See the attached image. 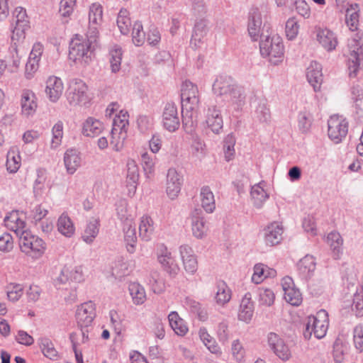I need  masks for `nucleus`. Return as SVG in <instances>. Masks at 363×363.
<instances>
[{"label": "nucleus", "instance_id": "2f4dec72", "mask_svg": "<svg viewBox=\"0 0 363 363\" xmlns=\"http://www.w3.org/2000/svg\"><path fill=\"white\" fill-rule=\"evenodd\" d=\"M154 230L152 219L148 216H143L139 225L140 237L143 240L148 241L151 239Z\"/></svg>", "mask_w": 363, "mask_h": 363}, {"label": "nucleus", "instance_id": "0eeeda50", "mask_svg": "<svg viewBox=\"0 0 363 363\" xmlns=\"http://www.w3.org/2000/svg\"><path fill=\"white\" fill-rule=\"evenodd\" d=\"M88 87L81 79H73L69 82L67 99L71 106L86 105L89 101Z\"/></svg>", "mask_w": 363, "mask_h": 363}, {"label": "nucleus", "instance_id": "79ce46f5", "mask_svg": "<svg viewBox=\"0 0 363 363\" xmlns=\"http://www.w3.org/2000/svg\"><path fill=\"white\" fill-rule=\"evenodd\" d=\"M217 288L218 291L215 297L216 303L219 305H225L229 302L231 298V291L223 281L219 282Z\"/></svg>", "mask_w": 363, "mask_h": 363}, {"label": "nucleus", "instance_id": "e2e57ef3", "mask_svg": "<svg viewBox=\"0 0 363 363\" xmlns=\"http://www.w3.org/2000/svg\"><path fill=\"white\" fill-rule=\"evenodd\" d=\"M20 156L15 155L13 152H9L7 154L6 167L11 173H15L20 167Z\"/></svg>", "mask_w": 363, "mask_h": 363}, {"label": "nucleus", "instance_id": "4c0bfd02", "mask_svg": "<svg viewBox=\"0 0 363 363\" xmlns=\"http://www.w3.org/2000/svg\"><path fill=\"white\" fill-rule=\"evenodd\" d=\"M128 113H123L122 111L119 116H116L113 121L111 134L126 133V127L128 125Z\"/></svg>", "mask_w": 363, "mask_h": 363}, {"label": "nucleus", "instance_id": "4be33fe9", "mask_svg": "<svg viewBox=\"0 0 363 363\" xmlns=\"http://www.w3.org/2000/svg\"><path fill=\"white\" fill-rule=\"evenodd\" d=\"M254 308L255 307L254 303L252 301V295L250 293L247 292L245 294L240 302L238 312L239 320L245 323H249L253 316Z\"/></svg>", "mask_w": 363, "mask_h": 363}, {"label": "nucleus", "instance_id": "680f3d73", "mask_svg": "<svg viewBox=\"0 0 363 363\" xmlns=\"http://www.w3.org/2000/svg\"><path fill=\"white\" fill-rule=\"evenodd\" d=\"M111 58L110 63L111 67L113 72L116 73L119 71L121 68V63L122 59V51L121 48H117L110 52Z\"/></svg>", "mask_w": 363, "mask_h": 363}, {"label": "nucleus", "instance_id": "a878e982", "mask_svg": "<svg viewBox=\"0 0 363 363\" xmlns=\"http://www.w3.org/2000/svg\"><path fill=\"white\" fill-rule=\"evenodd\" d=\"M265 182L262 181L257 184H255L251 188L250 195L253 202V205L260 208L262 207L264 203L269 199V194L264 189Z\"/></svg>", "mask_w": 363, "mask_h": 363}, {"label": "nucleus", "instance_id": "9d476101", "mask_svg": "<svg viewBox=\"0 0 363 363\" xmlns=\"http://www.w3.org/2000/svg\"><path fill=\"white\" fill-rule=\"evenodd\" d=\"M162 124L164 128L169 132L177 130L180 125L178 110L176 104L168 102L165 104L162 113Z\"/></svg>", "mask_w": 363, "mask_h": 363}, {"label": "nucleus", "instance_id": "bb28decb", "mask_svg": "<svg viewBox=\"0 0 363 363\" xmlns=\"http://www.w3.org/2000/svg\"><path fill=\"white\" fill-rule=\"evenodd\" d=\"M104 130L103 123L98 119L89 117L83 123L82 134L86 137H96Z\"/></svg>", "mask_w": 363, "mask_h": 363}, {"label": "nucleus", "instance_id": "412c9836", "mask_svg": "<svg viewBox=\"0 0 363 363\" xmlns=\"http://www.w3.org/2000/svg\"><path fill=\"white\" fill-rule=\"evenodd\" d=\"M262 25L261 13L258 9H252L249 13L248 33L253 41L258 40Z\"/></svg>", "mask_w": 363, "mask_h": 363}, {"label": "nucleus", "instance_id": "f8f14e48", "mask_svg": "<svg viewBox=\"0 0 363 363\" xmlns=\"http://www.w3.org/2000/svg\"><path fill=\"white\" fill-rule=\"evenodd\" d=\"M157 259L162 265L163 269L171 277H175L179 272V267L176 262L175 259L172 256L170 252L166 247L161 245L158 250Z\"/></svg>", "mask_w": 363, "mask_h": 363}, {"label": "nucleus", "instance_id": "5fc2aeb1", "mask_svg": "<svg viewBox=\"0 0 363 363\" xmlns=\"http://www.w3.org/2000/svg\"><path fill=\"white\" fill-rule=\"evenodd\" d=\"M199 335L201 340L212 353H217L218 352V346L214 345L213 339L208 333L206 328H200Z\"/></svg>", "mask_w": 363, "mask_h": 363}, {"label": "nucleus", "instance_id": "1a4fd4ad", "mask_svg": "<svg viewBox=\"0 0 363 363\" xmlns=\"http://www.w3.org/2000/svg\"><path fill=\"white\" fill-rule=\"evenodd\" d=\"M328 136L335 143H339L345 138L348 132V123L341 116H330L328 121Z\"/></svg>", "mask_w": 363, "mask_h": 363}, {"label": "nucleus", "instance_id": "8fccbe9b", "mask_svg": "<svg viewBox=\"0 0 363 363\" xmlns=\"http://www.w3.org/2000/svg\"><path fill=\"white\" fill-rule=\"evenodd\" d=\"M351 99L356 108L363 111V89L359 85H354L351 88Z\"/></svg>", "mask_w": 363, "mask_h": 363}, {"label": "nucleus", "instance_id": "49530a36", "mask_svg": "<svg viewBox=\"0 0 363 363\" xmlns=\"http://www.w3.org/2000/svg\"><path fill=\"white\" fill-rule=\"evenodd\" d=\"M255 118L262 123H267L271 118L270 111L265 101L261 100L257 103L255 112Z\"/></svg>", "mask_w": 363, "mask_h": 363}, {"label": "nucleus", "instance_id": "ddd939ff", "mask_svg": "<svg viewBox=\"0 0 363 363\" xmlns=\"http://www.w3.org/2000/svg\"><path fill=\"white\" fill-rule=\"evenodd\" d=\"M95 316V306L91 301L84 303L78 306L76 319L79 327L91 326Z\"/></svg>", "mask_w": 363, "mask_h": 363}, {"label": "nucleus", "instance_id": "c756f323", "mask_svg": "<svg viewBox=\"0 0 363 363\" xmlns=\"http://www.w3.org/2000/svg\"><path fill=\"white\" fill-rule=\"evenodd\" d=\"M57 230L62 235L67 238H71L74 234V227L70 218L65 214H62L57 223Z\"/></svg>", "mask_w": 363, "mask_h": 363}, {"label": "nucleus", "instance_id": "603ef678", "mask_svg": "<svg viewBox=\"0 0 363 363\" xmlns=\"http://www.w3.org/2000/svg\"><path fill=\"white\" fill-rule=\"evenodd\" d=\"M235 139L234 136L231 134L228 135L223 142V151L226 161H230L233 158L235 154Z\"/></svg>", "mask_w": 363, "mask_h": 363}, {"label": "nucleus", "instance_id": "7ed1b4c3", "mask_svg": "<svg viewBox=\"0 0 363 363\" xmlns=\"http://www.w3.org/2000/svg\"><path fill=\"white\" fill-rule=\"evenodd\" d=\"M259 48L263 57H269V61L277 64L284 55L282 39L277 35L270 37L262 33L260 35Z\"/></svg>", "mask_w": 363, "mask_h": 363}, {"label": "nucleus", "instance_id": "c9c22d12", "mask_svg": "<svg viewBox=\"0 0 363 363\" xmlns=\"http://www.w3.org/2000/svg\"><path fill=\"white\" fill-rule=\"evenodd\" d=\"M182 124L185 130L192 132L197 125L196 110H187L182 108Z\"/></svg>", "mask_w": 363, "mask_h": 363}, {"label": "nucleus", "instance_id": "052dcab7", "mask_svg": "<svg viewBox=\"0 0 363 363\" xmlns=\"http://www.w3.org/2000/svg\"><path fill=\"white\" fill-rule=\"evenodd\" d=\"M205 34V25L202 22L197 23L193 30L191 44L194 45L195 47L199 46V44L201 43Z\"/></svg>", "mask_w": 363, "mask_h": 363}, {"label": "nucleus", "instance_id": "6ab92c4d", "mask_svg": "<svg viewBox=\"0 0 363 363\" xmlns=\"http://www.w3.org/2000/svg\"><path fill=\"white\" fill-rule=\"evenodd\" d=\"M64 90L62 81L60 78L52 76L46 82L45 93L52 102L57 101Z\"/></svg>", "mask_w": 363, "mask_h": 363}, {"label": "nucleus", "instance_id": "72a5a7b5", "mask_svg": "<svg viewBox=\"0 0 363 363\" xmlns=\"http://www.w3.org/2000/svg\"><path fill=\"white\" fill-rule=\"evenodd\" d=\"M99 223L97 219L94 218L90 219L82 234V240L87 244L92 243L99 233Z\"/></svg>", "mask_w": 363, "mask_h": 363}, {"label": "nucleus", "instance_id": "473e14b6", "mask_svg": "<svg viewBox=\"0 0 363 363\" xmlns=\"http://www.w3.org/2000/svg\"><path fill=\"white\" fill-rule=\"evenodd\" d=\"M359 9L358 4H351L346 10L345 22L350 30H357L359 24Z\"/></svg>", "mask_w": 363, "mask_h": 363}, {"label": "nucleus", "instance_id": "4d7b16f0", "mask_svg": "<svg viewBox=\"0 0 363 363\" xmlns=\"http://www.w3.org/2000/svg\"><path fill=\"white\" fill-rule=\"evenodd\" d=\"M29 28V25L27 24H18L15 25L12 29L11 40L13 43V45H16V43L21 42L24 40L26 36V30Z\"/></svg>", "mask_w": 363, "mask_h": 363}, {"label": "nucleus", "instance_id": "37998d69", "mask_svg": "<svg viewBox=\"0 0 363 363\" xmlns=\"http://www.w3.org/2000/svg\"><path fill=\"white\" fill-rule=\"evenodd\" d=\"M327 242L333 250L335 258L337 259L342 245V239L340 235L337 232L329 233L327 237Z\"/></svg>", "mask_w": 363, "mask_h": 363}, {"label": "nucleus", "instance_id": "bf43d9fd", "mask_svg": "<svg viewBox=\"0 0 363 363\" xmlns=\"http://www.w3.org/2000/svg\"><path fill=\"white\" fill-rule=\"evenodd\" d=\"M275 295L272 290L269 289H259V304L270 306L274 303Z\"/></svg>", "mask_w": 363, "mask_h": 363}, {"label": "nucleus", "instance_id": "f03ea898", "mask_svg": "<svg viewBox=\"0 0 363 363\" xmlns=\"http://www.w3.org/2000/svg\"><path fill=\"white\" fill-rule=\"evenodd\" d=\"M347 57L349 75L355 77L359 69H363V38L359 33L348 40Z\"/></svg>", "mask_w": 363, "mask_h": 363}, {"label": "nucleus", "instance_id": "a19ab883", "mask_svg": "<svg viewBox=\"0 0 363 363\" xmlns=\"http://www.w3.org/2000/svg\"><path fill=\"white\" fill-rule=\"evenodd\" d=\"M123 230L124 232V239L128 245L133 248V244L137 240L135 225L133 220H128L123 223Z\"/></svg>", "mask_w": 363, "mask_h": 363}, {"label": "nucleus", "instance_id": "9b49d317", "mask_svg": "<svg viewBox=\"0 0 363 363\" xmlns=\"http://www.w3.org/2000/svg\"><path fill=\"white\" fill-rule=\"evenodd\" d=\"M267 342L271 350L280 359L287 361L291 358V352L289 346L277 334L269 333Z\"/></svg>", "mask_w": 363, "mask_h": 363}, {"label": "nucleus", "instance_id": "338daca9", "mask_svg": "<svg viewBox=\"0 0 363 363\" xmlns=\"http://www.w3.org/2000/svg\"><path fill=\"white\" fill-rule=\"evenodd\" d=\"M75 3L76 0H61L59 9L60 15L65 18L69 17L74 10Z\"/></svg>", "mask_w": 363, "mask_h": 363}, {"label": "nucleus", "instance_id": "4468645a", "mask_svg": "<svg viewBox=\"0 0 363 363\" xmlns=\"http://www.w3.org/2000/svg\"><path fill=\"white\" fill-rule=\"evenodd\" d=\"M191 230L196 238L201 239L206 235L208 226L200 208H196L191 213Z\"/></svg>", "mask_w": 363, "mask_h": 363}, {"label": "nucleus", "instance_id": "69168bd1", "mask_svg": "<svg viewBox=\"0 0 363 363\" xmlns=\"http://www.w3.org/2000/svg\"><path fill=\"white\" fill-rule=\"evenodd\" d=\"M299 26L294 18H289L286 23V35L289 40L294 39L298 33Z\"/></svg>", "mask_w": 363, "mask_h": 363}, {"label": "nucleus", "instance_id": "c03bdc74", "mask_svg": "<svg viewBox=\"0 0 363 363\" xmlns=\"http://www.w3.org/2000/svg\"><path fill=\"white\" fill-rule=\"evenodd\" d=\"M186 304L190 311L195 314L200 320L205 321L207 319V311L201 303L192 299H187Z\"/></svg>", "mask_w": 363, "mask_h": 363}, {"label": "nucleus", "instance_id": "c85d7f7f", "mask_svg": "<svg viewBox=\"0 0 363 363\" xmlns=\"http://www.w3.org/2000/svg\"><path fill=\"white\" fill-rule=\"evenodd\" d=\"M200 197L202 208L207 213H212L216 208L214 195L208 186H203L201 189Z\"/></svg>", "mask_w": 363, "mask_h": 363}, {"label": "nucleus", "instance_id": "0e129e2a", "mask_svg": "<svg viewBox=\"0 0 363 363\" xmlns=\"http://www.w3.org/2000/svg\"><path fill=\"white\" fill-rule=\"evenodd\" d=\"M128 203L125 200H120L116 205V211L118 218L124 223L128 220H133L131 216L128 213Z\"/></svg>", "mask_w": 363, "mask_h": 363}, {"label": "nucleus", "instance_id": "f3484780", "mask_svg": "<svg viewBox=\"0 0 363 363\" xmlns=\"http://www.w3.org/2000/svg\"><path fill=\"white\" fill-rule=\"evenodd\" d=\"M205 122L213 133L218 134L223 127V117L220 111L216 106L209 107L206 114Z\"/></svg>", "mask_w": 363, "mask_h": 363}, {"label": "nucleus", "instance_id": "e433bc0d", "mask_svg": "<svg viewBox=\"0 0 363 363\" xmlns=\"http://www.w3.org/2000/svg\"><path fill=\"white\" fill-rule=\"evenodd\" d=\"M21 57L18 53L16 45H11L8 51V54L3 60L8 65L10 72H15L20 65Z\"/></svg>", "mask_w": 363, "mask_h": 363}, {"label": "nucleus", "instance_id": "5701e85b", "mask_svg": "<svg viewBox=\"0 0 363 363\" xmlns=\"http://www.w3.org/2000/svg\"><path fill=\"white\" fill-rule=\"evenodd\" d=\"M316 38L321 46L328 52L335 50L337 45L335 34L328 29L319 30L317 32Z\"/></svg>", "mask_w": 363, "mask_h": 363}, {"label": "nucleus", "instance_id": "20e7f679", "mask_svg": "<svg viewBox=\"0 0 363 363\" xmlns=\"http://www.w3.org/2000/svg\"><path fill=\"white\" fill-rule=\"evenodd\" d=\"M328 328V313L325 310H320L316 316L308 318L303 336L306 339H310L313 335L315 338L321 339L326 335Z\"/></svg>", "mask_w": 363, "mask_h": 363}, {"label": "nucleus", "instance_id": "2eb2a0df", "mask_svg": "<svg viewBox=\"0 0 363 363\" xmlns=\"http://www.w3.org/2000/svg\"><path fill=\"white\" fill-rule=\"evenodd\" d=\"M182 177L174 168H170L167 174V194L171 199L177 197L181 190Z\"/></svg>", "mask_w": 363, "mask_h": 363}, {"label": "nucleus", "instance_id": "09e8293b", "mask_svg": "<svg viewBox=\"0 0 363 363\" xmlns=\"http://www.w3.org/2000/svg\"><path fill=\"white\" fill-rule=\"evenodd\" d=\"M132 36L133 42L137 46L143 45L145 42V33L143 31V27L140 22L137 21L134 23Z\"/></svg>", "mask_w": 363, "mask_h": 363}, {"label": "nucleus", "instance_id": "393cba45", "mask_svg": "<svg viewBox=\"0 0 363 363\" xmlns=\"http://www.w3.org/2000/svg\"><path fill=\"white\" fill-rule=\"evenodd\" d=\"M81 161L80 154L76 149H69L65 153V165L67 172L70 174H74L77 168L80 167Z\"/></svg>", "mask_w": 363, "mask_h": 363}, {"label": "nucleus", "instance_id": "774afa93", "mask_svg": "<svg viewBox=\"0 0 363 363\" xmlns=\"http://www.w3.org/2000/svg\"><path fill=\"white\" fill-rule=\"evenodd\" d=\"M13 247V240L11 234L5 233L0 236V251L8 252Z\"/></svg>", "mask_w": 363, "mask_h": 363}, {"label": "nucleus", "instance_id": "6e6552de", "mask_svg": "<svg viewBox=\"0 0 363 363\" xmlns=\"http://www.w3.org/2000/svg\"><path fill=\"white\" fill-rule=\"evenodd\" d=\"M181 101L182 108L197 110L199 104L197 86L188 80L184 82L181 89Z\"/></svg>", "mask_w": 363, "mask_h": 363}, {"label": "nucleus", "instance_id": "39448f33", "mask_svg": "<svg viewBox=\"0 0 363 363\" xmlns=\"http://www.w3.org/2000/svg\"><path fill=\"white\" fill-rule=\"evenodd\" d=\"M94 50L91 45L77 35L69 43V58L74 62L88 65L91 60Z\"/></svg>", "mask_w": 363, "mask_h": 363}, {"label": "nucleus", "instance_id": "6e6d98bb", "mask_svg": "<svg viewBox=\"0 0 363 363\" xmlns=\"http://www.w3.org/2000/svg\"><path fill=\"white\" fill-rule=\"evenodd\" d=\"M52 139L51 141V147L56 148L60 144L63 136V123L61 121H58L52 128Z\"/></svg>", "mask_w": 363, "mask_h": 363}, {"label": "nucleus", "instance_id": "3c124183", "mask_svg": "<svg viewBox=\"0 0 363 363\" xmlns=\"http://www.w3.org/2000/svg\"><path fill=\"white\" fill-rule=\"evenodd\" d=\"M127 15L128 11L126 10H121L117 18V25L123 35L129 32V26H130V19Z\"/></svg>", "mask_w": 363, "mask_h": 363}, {"label": "nucleus", "instance_id": "a211bd4d", "mask_svg": "<svg viewBox=\"0 0 363 363\" xmlns=\"http://www.w3.org/2000/svg\"><path fill=\"white\" fill-rule=\"evenodd\" d=\"M283 228L278 223H272L264 229V239L266 245L274 246L282 240Z\"/></svg>", "mask_w": 363, "mask_h": 363}, {"label": "nucleus", "instance_id": "dca6fc26", "mask_svg": "<svg viewBox=\"0 0 363 363\" xmlns=\"http://www.w3.org/2000/svg\"><path fill=\"white\" fill-rule=\"evenodd\" d=\"M179 252L185 271L190 274H194L198 269V262L191 247L187 245H182Z\"/></svg>", "mask_w": 363, "mask_h": 363}, {"label": "nucleus", "instance_id": "7c9ffc66", "mask_svg": "<svg viewBox=\"0 0 363 363\" xmlns=\"http://www.w3.org/2000/svg\"><path fill=\"white\" fill-rule=\"evenodd\" d=\"M168 320L172 329L178 335L183 336L187 333L188 328L184 320L179 316L177 312H171L168 315Z\"/></svg>", "mask_w": 363, "mask_h": 363}, {"label": "nucleus", "instance_id": "423d86ee", "mask_svg": "<svg viewBox=\"0 0 363 363\" xmlns=\"http://www.w3.org/2000/svg\"><path fill=\"white\" fill-rule=\"evenodd\" d=\"M19 245L23 252L35 258L40 257L46 248L43 239L25 230L20 235Z\"/></svg>", "mask_w": 363, "mask_h": 363}, {"label": "nucleus", "instance_id": "a18cd8bd", "mask_svg": "<svg viewBox=\"0 0 363 363\" xmlns=\"http://www.w3.org/2000/svg\"><path fill=\"white\" fill-rule=\"evenodd\" d=\"M139 179V169L134 160H128L127 162V182L135 188Z\"/></svg>", "mask_w": 363, "mask_h": 363}, {"label": "nucleus", "instance_id": "f257e3e1", "mask_svg": "<svg viewBox=\"0 0 363 363\" xmlns=\"http://www.w3.org/2000/svg\"><path fill=\"white\" fill-rule=\"evenodd\" d=\"M213 91L230 101L235 109H239L245 103V94L243 88L238 86L228 76L218 77L213 84Z\"/></svg>", "mask_w": 363, "mask_h": 363}, {"label": "nucleus", "instance_id": "13d9d810", "mask_svg": "<svg viewBox=\"0 0 363 363\" xmlns=\"http://www.w3.org/2000/svg\"><path fill=\"white\" fill-rule=\"evenodd\" d=\"M298 128L302 133H306L311 128L312 116L308 111H301L298 117Z\"/></svg>", "mask_w": 363, "mask_h": 363}, {"label": "nucleus", "instance_id": "b1692460", "mask_svg": "<svg viewBox=\"0 0 363 363\" xmlns=\"http://www.w3.org/2000/svg\"><path fill=\"white\" fill-rule=\"evenodd\" d=\"M315 258L312 255H306L298 264L299 275L306 280L311 279L315 272Z\"/></svg>", "mask_w": 363, "mask_h": 363}, {"label": "nucleus", "instance_id": "cd10ccee", "mask_svg": "<svg viewBox=\"0 0 363 363\" xmlns=\"http://www.w3.org/2000/svg\"><path fill=\"white\" fill-rule=\"evenodd\" d=\"M35 94L30 90H23L21 94V104L22 112L26 116L31 115L37 107Z\"/></svg>", "mask_w": 363, "mask_h": 363}, {"label": "nucleus", "instance_id": "aec40b11", "mask_svg": "<svg viewBox=\"0 0 363 363\" xmlns=\"http://www.w3.org/2000/svg\"><path fill=\"white\" fill-rule=\"evenodd\" d=\"M306 77L308 82L316 91L319 90L323 82L322 66L320 63L313 61L307 67Z\"/></svg>", "mask_w": 363, "mask_h": 363}, {"label": "nucleus", "instance_id": "58836bf2", "mask_svg": "<svg viewBox=\"0 0 363 363\" xmlns=\"http://www.w3.org/2000/svg\"><path fill=\"white\" fill-rule=\"evenodd\" d=\"M352 310L355 312L356 316L362 317L363 315V277L361 279L360 287L354 294Z\"/></svg>", "mask_w": 363, "mask_h": 363}, {"label": "nucleus", "instance_id": "864d4df0", "mask_svg": "<svg viewBox=\"0 0 363 363\" xmlns=\"http://www.w3.org/2000/svg\"><path fill=\"white\" fill-rule=\"evenodd\" d=\"M102 7L100 4H93L89 9V23L99 25L102 21Z\"/></svg>", "mask_w": 363, "mask_h": 363}, {"label": "nucleus", "instance_id": "ea45409f", "mask_svg": "<svg viewBox=\"0 0 363 363\" xmlns=\"http://www.w3.org/2000/svg\"><path fill=\"white\" fill-rule=\"evenodd\" d=\"M130 294L135 304L140 305L146 299L144 288L138 283H131L128 287Z\"/></svg>", "mask_w": 363, "mask_h": 363}, {"label": "nucleus", "instance_id": "f704fd0d", "mask_svg": "<svg viewBox=\"0 0 363 363\" xmlns=\"http://www.w3.org/2000/svg\"><path fill=\"white\" fill-rule=\"evenodd\" d=\"M40 347L45 357L52 360L57 359L58 352L55 348L54 344L48 337H40L38 340Z\"/></svg>", "mask_w": 363, "mask_h": 363}, {"label": "nucleus", "instance_id": "de8ad7c7", "mask_svg": "<svg viewBox=\"0 0 363 363\" xmlns=\"http://www.w3.org/2000/svg\"><path fill=\"white\" fill-rule=\"evenodd\" d=\"M286 301L293 306H299L302 301L301 294L296 288L286 290L284 294Z\"/></svg>", "mask_w": 363, "mask_h": 363}]
</instances>
